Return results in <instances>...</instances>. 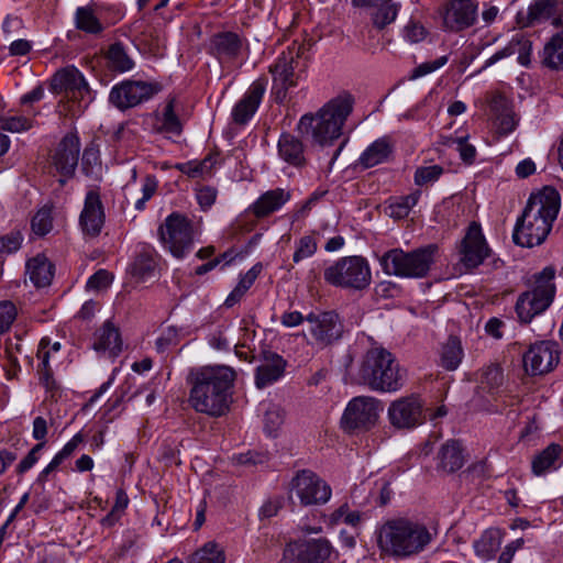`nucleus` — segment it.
Masks as SVG:
<instances>
[{
  "instance_id": "obj_1",
  "label": "nucleus",
  "mask_w": 563,
  "mask_h": 563,
  "mask_svg": "<svg viewBox=\"0 0 563 563\" xmlns=\"http://www.w3.org/2000/svg\"><path fill=\"white\" fill-rule=\"evenodd\" d=\"M235 371L227 365H206L188 372V402L199 413L210 417L225 415L232 402Z\"/></svg>"
},
{
  "instance_id": "obj_2",
  "label": "nucleus",
  "mask_w": 563,
  "mask_h": 563,
  "mask_svg": "<svg viewBox=\"0 0 563 563\" xmlns=\"http://www.w3.org/2000/svg\"><path fill=\"white\" fill-rule=\"evenodd\" d=\"M561 209V196L550 186L531 194L522 214L517 219L512 240L517 245L533 247L542 244L550 234Z\"/></svg>"
},
{
  "instance_id": "obj_3",
  "label": "nucleus",
  "mask_w": 563,
  "mask_h": 563,
  "mask_svg": "<svg viewBox=\"0 0 563 563\" xmlns=\"http://www.w3.org/2000/svg\"><path fill=\"white\" fill-rule=\"evenodd\" d=\"M376 537L382 553L396 559L418 555L433 539L423 522L406 517L388 519L377 529Z\"/></svg>"
},
{
  "instance_id": "obj_4",
  "label": "nucleus",
  "mask_w": 563,
  "mask_h": 563,
  "mask_svg": "<svg viewBox=\"0 0 563 563\" xmlns=\"http://www.w3.org/2000/svg\"><path fill=\"white\" fill-rule=\"evenodd\" d=\"M352 108L353 98L350 95L339 97L325 103L316 114L302 115L297 129L300 134L325 145L341 135L342 125Z\"/></svg>"
},
{
  "instance_id": "obj_5",
  "label": "nucleus",
  "mask_w": 563,
  "mask_h": 563,
  "mask_svg": "<svg viewBox=\"0 0 563 563\" xmlns=\"http://www.w3.org/2000/svg\"><path fill=\"white\" fill-rule=\"evenodd\" d=\"M358 378L371 390L396 393L405 384V371L400 368L389 351L383 347H372L363 357Z\"/></svg>"
},
{
  "instance_id": "obj_6",
  "label": "nucleus",
  "mask_w": 563,
  "mask_h": 563,
  "mask_svg": "<svg viewBox=\"0 0 563 563\" xmlns=\"http://www.w3.org/2000/svg\"><path fill=\"white\" fill-rule=\"evenodd\" d=\"M437 252L438 247L434 244L410 252L393 249L379 257V265L387 275L401 278H423L433 265Z\"/></svg>"
},
{
  "instance_id": "obj_7",
  "label": "nucleus",
  "mask_w": 563,
  "mask_h": 563,
  "mask_svg": "<svg viewBox=\"0 0 563 563\" xmlns=\"http://www.w3.org/2000/svg\"><path fill=\"white\" fill-rule=\"evenodd\" d=\"M303 51V46L292 43L269 66V73L273 77L272 95L276 102H284L288 90L298 85L301 73L306 67L302 59Z\"/></svg>"
},
{
  "instance_id": "obj_8",
  "label": "nucleus",
  "mask_w": 563,
  "mask_h": 563,
  "mask_svg": "<svg viewBox=\"0 0 563 563\" xmlns=\"http://www.w3.org/2000/svg\"><path fill=\"white\" fill-rule=\"evenodd\" d=\"M554 276L553 267L543 268L534 277V287L518 297L516 312L521 322L529 323L551 306L555 296Z\"/></svg>"
},
{
  "instance_id": "obj_9",
  "label": "nucleus",
  "mask_w": 563,
  "mask_h": 563,
  "mask_svg": "<svg viewBox=\"0 0 563 563\" xmlns=\"http://www.w3.org/2000/svg\"><path fill=\"white\" fill-rule=\"evenodd\" d=\"M324 280L335 287L363 290L372 282L371 267L362 256H345L329 265L323 273Z\"/></svg>"
},
{
  "instance_id": "obj_10",
  "label": "nucleus",
  "mask_w": 563,
  "mask_h": 563,
  "mask_svg": "<svg viewBox=\"0 0 563 563\" xmlns=\"http://www.w3.org/2000/svg\"><path fill=\"white\" fill-rule=\"evenodd\" d=\"M157 234L165 250L183 258L192 250L196 231L186 216L173 212L159 225Z\"/></svg>"
},
{
  "instance_id": "obj_11",
  "label": "nucleus",
  "mask_w": 563,
  "mask_h": 563,
  "mask_svg": "<svg viewBox=\"0 0 563 563\" xmlns=\"http://www.w3.org/2000/svg\"><path fill=\"white\" fill-rule=\"evenodd\" d=\"M387 419L398 431L415 430L427 421L424 401L417 394L399 397L389 404Z\"/></svg>"
},
{
  "instance_id": "obj_12",
  "label": "nucleus",
  "mask_w": 563,
  "mask_h": 563,
  "mask_svg": "<svg viewBox=\"0 0 563 563\" xmlns=\"http://www.w3.org/2000/svg\"><path fill=\"white\" fill-rule=\"evenodd\" d=\"M379 417V401L369 396L351 399L342 415L341 427L345 432L368 431Z\"/></svg>"
},
{
  "instance_id": "obj_13",
  "label": "nucleus",
  "mask_w": 563,
  "mask_h": 563,
  "mask_svg": "<svg viewBox=\"0 0 563 563\" xmlns=\"http://www.w3.org/2000/svg\"><path fill=\"white\" fill-rule=\"evenodd\" d=\"M51 89L55 93H64L70 101L82 102L85 107L95 98L84 74L73 65L66 66L53 75Z\"/></svg>"
},
{
  "instance_id": "obj_14",
  "label": "nucleus",
  "mask_w": 563,
  "mask_h": 563,
  "mask_svg": "<svg viewBox=\"0 0 563 563\" xmlns=\"http://www.w3.org/2000/svg\"><path fill=\"white\" fill-rule=\"evenodd\" d=\"M302 506H318L329 501L332 495L331 487L319 475L310 470L296 473L289 484Z\"/></svg>"
},
{
  "instance_id": "obj_15",
  "label": "nucleus",
  "mask_w": 563,
  "mask_h": 563,
  "mask_svg": "<svg viewBox=\"0 0 563 563\" xmlns=\"http://www.w3.org/2000/svg\"><path fill=\"white\" fill-rule=\"evenodd\" d=\"M561 351L554 341H539L529 346L522 355L525 372L530 376L552 372L560 362Z\"/></svg>"
},
{
  "instance_id": "obj_16",
  "label": "nucleus",
  "mask_w": 563,
  "mask_h": 563,
  "mask_svg": "<svg viewBox=\"0 0 563 563\" xmlns=\"http://www.w3.org/2000/svg\"><path fill=\"white\" fill-rule=\"evenodd\" d=\"M158 91L153 84L141 80H123L114 85L109 93V101L115 108L125 110L147 101Z\"/></svg>"
},
{
  "instance_id": "obj_17",
  "label": "nucleus",
  "mask_w": 563,
  "mask_h": 563,
  "mask_svg": "<svg viewBox=\"0 0 563 563\" xmlns=\"http://www.w3.org/2000/svg\"><path fill=\"white\" fill-rule=\"evenodd\" d=\"M314 344L325 347L341 339L343 324L334 311L311 312L306 317Z\"/></svg>"
},
{
  "instance_id": "obj_18",
  "label": "nucleus",
  "mask_w": 563,
  "mask_h": 563,
  "mask_svg": "<svg viewBox=\"0 0 563 563\" xmlns=\"http://www.w3.org/2000/svg\"><path fill=\"white\" fill-rule=\"evenodd\" d=\"M489 247L478 223L472 222L461 241V262L467 268L478 267L489 255Z\"/></svg>"
},
{
  "instance_id": "obj_19",
  "label": "nucleus",
  "mask_w": 563,
  "mask_h": 563,
  "mask_svg": "<svg viewBox=\"0 0 563 563\" xmlns=\"http://www.w3.org/2000/svg\"><path fill=\"white\" fill-rule=\"evenodd\" d=\"M332 547L324 538L295 542L285 551L289 563H324L331 555Z\"/></svg>"
},
{
  "instance_id": "obj_20",
  "label": "nucleus",
  "mask_w": 563,
  "mask_h": 563,
  "mask_svg": "<svg viewBox=\"0 0 563 563\" xmlns=\"http://www.w3.org/2000/svg\"><path fill=\"white\" fill-rule=\"evenodd\" d=\"M79 151V137L73 133L65 135L58 144L53 157V164L63 177L59 179L62 185L74 175L78 165Z\"/></svg>"
},
{
  "instance_id": "obj_21",
  "label": "nucleus",
  "mask_w": 563,
  "mask_h": 563,
  "mask_svg": "<svg viewBox=\"0 0 563 563\" xmlns=\"http://www.w3.org/2000/svg\"><path fill=\"white\" fill-rule=\"evenodd\" d=\"M104 224V209L100 194L96 189L87 191L84 208L79 217V225L84 234L98 236Z\"/></svg>"
},
{
  "instance_id": "obj_22",
  "label": "nucleus",
  "mask_w": 563,
  "mask_h": 563,
  "mask_svg": "<svg viewBox=\"0 0 563 563\" xmlns=\"http://www.w3.org/2000/svg\"><path fill=\"white\" fill-rule=\"evenodd\" d=\"M477 19V4L473 0H450L443 14L449 31H462L472 26Z\"/></svg>"
},
{
  "instance_id": "obj_23",
  "label": "nucleus",
  "mask_w": 563,
  "mask_h": 563,
  "mask_svg": "<svg viewBox=\"0 0 563 563\" xmlns=\"http://www.w3.org/2000/svg\"><path fill=\"white\" fill-rule=\"evenodd\" d=\"M266 87L267 80L264 78H258L250 85L232 109V119L235 123L245 124L253 118L263 100Z\"/></svg>"
},
{
  "instance_id": "obj_24",
  "label": "nucleus",
  "mask_w": 563,
  "mask_h": 563,
  "mask_svg": "<svg viewBox=\"0 0 563 563\" xmlns=\"http://www.w3.org/2000/svg\"><path fill=\"white\" fill-rule=\"evenodd\" d=\"M395 143L390 136H382L372 142L357 158L356 165L363 169L372 168L391 159Z\"/></svg>"
},
{
  "instance_id": "obj_25",
  "label": "nucleus",
  "mask_w": 563,
  "mask_h": 563,
  "mask_svg": "<svg viewBox=\"0 0 563 563\" xmlns=\"http://www.w3.org/2000/svg\"><path fill=\"white\" fill-rule=\"evenodd\" d=\"M158 265V254L153 246L141 243L136 246L135 256L129 269L133 277L146 280L155 275Z\"/></svg>"
},
{
  "instance_id": "obj_26",
  "label": "nucleus",
  "mask_w": 563,
  "mask_h": 563,
  "mask_svg": "<svg viewBox=\"0 0 563 563\" xmlns=\"http://www.w3.org/2000/svg\"><path fill=\"white\" fill-rule=\"evenodd\" d=\"M286 362L276 353H265L255 373V384L264 388L277 382L285 373Z\"/></svg>"
},
{
  "instance_id": "obj_27",
  "label": "nucleus",
  "mask_w": 563,
  "mask_h": 563,
  "mask_svg": "<svg viewBox=\"0 0 563 563\" xmlns=\"http://www.w3.org/2000/svg\"><path fill=\"white\" fill-rule=\"evenodd\" d=\"M241 37L233 32L214 34L211 40V49L220 63L232 62L238 58L242 49Z\"/></svg>"
},
{
  "instance_id": "obj_28",
  "label": "nucleus",
  "mask_w": 563,
  "mask_h": 563,
  "mask_svg": "<svg viewBox=\"0 0 563 563\" xmlns=\"http://www.w3.org/2000/svg\"><path fill=\"white\" fill-rule=\"evenodd\" d=\"M290 191L276 188L261 195L250 207V210L256 218H264L278 211L286 202L290 200Z\"/></svg>"
},
{
  "instance_id": "obj_29",
  "label": "nucleus",
  "mask_w": 563,
  "mask_h": 563,
  "mask_svg": "<svg viewBox=\"0 0 563 563\" xmlns=\"http://www.w3.org/2000/svg\"><path fill=\"white\" fill-rule=\"evenodd\" d=\"M278 156L288 165L301 168L306 165L305 145L290 133H283L277 142Z\"/></svg>"
},
{
  "instance_id": "obj_30",
  "label": "nucleus",
  "mask_w": 563,
  "mask_h": 563,
  "mask_svg": "<svg viewBox=\"0 0 563 563\" xmlns=\"http://www.w3.org/2000/svg\"><path fill=\"white\" fill-rule=\"evenodd\" d=\"M92 349L96 352H107L111 356H117L122 350L119 329L110 321H106L93 334Z\"/></svg>"
},
{
  "instance_id": "obj_31",
  "label": "nucleus",
  "mask_w": 563,
  "mask_h": 563,
  "mask_svg": "<svg viewBox=\"0 0 563 563\" xmlns=\"http://www.w3.org/2000/svg\"><path fill=\"white\" fill-rule=\"evenodd\" d=\"M26 276L36 288L46 287L54 277V266L45 255L37 254L26 262Z\"/></svg>"
},
{
  "instance_id": "obj_32",
  "label": "nucleus",
  "mask_w": 563,
  "mask_h": 563,
  "mask_svg": "<svg viewBox=\"0 0 563 563\" xmlns=\"http://www.w3.org/2000/svg\"><path fill=\"white\" fill-rule=\"evenodd\" d=\"M108 67L117 73H126L134 68L135 62L122 43L110 45L106 54Z\"/></svg>"
},
{
  "instance_id": "obj_33",
  "label": "nucleus",
  "mask_w": 563,
  "mask_h": 563,
  "mask_svg": "<svg viewBox=\"0 0 563 563\" xmlns=\"http://www.w3.org/2000/svg\"><path fill=\"white\" fill-rule=\"evenodd\" d=\"M499 530L488 529L475 541L474 550L477 556L485 561L492 560L500 548Z\"/></svg>"
},
{
  "instance_id": "obj_34",
  "label": "nucleus",
  "mask_w": 563,
  "mask_h": 563,
  "mask_svg": "<svg viewBox=\"0 0 563 563\" xmlns=\"http://www.w3.org/2000/svg\"><path fill=\"white\" fill-rule=\"evenodd\" d=\"M556 15V0H534L527 12V25L545 22Z\"/></svg>"
},
{
  "instance_id": "obj_35",
  "label": "nucleus",
  "mask_w": 563,
  "mask_h": 563,
  "mask_svg": "<svg viewBox=\"0 0 563 563\" xmlns=\"http://www.w3.org/2000/svg\"><path fill=\"white\" fill-rule=\"evenodd\" d=\"M76 29L92 35L103 31V25L97 18L91 5L78 7L75 12Z\"/></svg>"
},
{
  "instance_id": "obj_36",
  "label": "nucleus",
  "mask_w": 563,
  "mask_h": 563,
  "mask_svg": "<svg viewBox=\"0 0 563 563\" xmlns=\"http://www.w3.org/2000/svg\"><path fill=\"white\" fill-rule=\"evenodd\" d=\"M463 355L461 341L455 336L449 338L441 350L440 361L442 367L448 371H455L461 364Z\"/></svg>"
},
{
  "instance_id": "obj_37",
  "label": "nucleus",
  "mask_w": 563,
  "mask_h": 563,
  "mask_svg": "<svg viewBox=\"0 0 563 563\" xmlns=\"http://www.w3.org/2000/svg\"><path fill=\"white\" fill-rule=\"evenodd\" d=\"M543 64L552 69H563V31L552 36L545 44Z\"/></svg>"
},
{
  "instance_id": "obj_38",
  "label": "nucleus",
  "mask_w": 563,
  "mask_h": 563,
  "mask_svg": "<svg viewBox=\"0 0 563 563\" xmlns=\"http://www.w3.org/2000/svg\"><path fill=\"white\" fill-rule=\"evenodd\" d=\"M217 164V155H208L202 161H191L177 165V168L191 178L209 177Z\"/></svg>"
},
{
  "instance_id": "obj_39",
  "label": "nucleus",
  "mask_w": 563,
  "mask_h": 563,
  "mask_svg": "<svg viewBox=\"0 0 563 563\" xmlns=\"http://www.w3.org/2000/svg\"><path fill=\"white\" fill-rule=\"evenodd\" d=\"M420 192L416 191L410 195L393 199L388 205V216L394 219L406 218L411 209L417 205Z\"/></svg>"
},
{
  "instance_id": "obj_40",
  "label": "nucleus",
  "mask_w": 563,
  "mask_h": 563,
  "mask_svg": "<svg viewBox=\"0 0 563 563\" xmlns=\"http://www.w3.org/2000/svg\"><path fill=\"white\" fill-rule=\"evenodd\" d=\"M190 563H225V555L219 545L211 541L192 555Z\"/></svg>"
},
{
  "instance_id": "obj_41",
  "label": "nucleus",
  "mask_w": 563,
  "mask_h": 563,
  "mask_svg": "<svg viewBox=\"0 0 563 563\" xmlns=\"http://www.w3.org/2000/svg\"><path fill=\"white\" fill-rule=\"evenodd\" d=\"M175 98H169L166 101V104L162 112V130L172 133L174 135H179L181 133L183 126L179 118L175 113Z\"/></svg>"
},
{
  "instance_id": "obj_42",
  "label": "nucleus",
  "mask_w": 563,
  "mask_h": 563,
  "mask_svg": "<svg viewBox=\"0 0 563 563\" xmlns=\"http://www.w3.org/2000/svg\"><path fill=\"white\" fill-rule=\"evenodd\" d=\"M32 232L37 236L48 234L53 229L52 208L44 206L37 210L31 220Z\"/></svg>"
},
{
  "instance_id": "obj_43",
  "label": "nucleus",
  "mask_w": 563,
  "mask_h": 563,
  "mask_svg": "<svg viewBox=\"0 0 563 563\" xmlns=\"http://www.w3.org/2000/svg\"><path fill=\"white\" fill-rule=\"evenodd\" d=\"M529 45L528 41H522L518 37H512L511 41L501 49L497 51L489 58H487L481 68V71L495 65L496 63L516 54L520 48H527Z\"/></svg>"
},
{
  "instance_id": "obj_44",
  "label": "nucleus",
  "mask_w": 563,
  "mask_h": 563,
  "mask_svg": "<svg viewBox=\"0 0 563 563\" xmlns=\"http://www.w3.org/2000/svg\"><path fill=\"white\" fill-rule=\"evenodd\" d=\"M375 8L376 10L372 14V20L377 29H384L396 20L398 7L391 3V1Z\"/></svg>"
},
{
  "instance_id": "obj_45",
  "label": "nucleus",
  "mask_w": 563,
  "mask_h": 563,
  "mask_svg": "<svg viewBox=\"0 0 563 563\" xmlns=\"http://www.w3.org/2000/svg\"><path fill=\"white\" fill-rule=\"evenodd\" d=\"M501 109L497 114V128L500 134L507 135L515 131L518 119L505 100L500 99Z\"/></svg>"
},
{
  "instance_id": "obj_46",
  "label": "nucleus",
  "mask_w": 563,
  "mask_h": 563,
  "mask_svg": "<svg viewBox=\"0 0 563 563\" xmlns=\"http://www.w3.org/2000/svg\"><path fill=\"white\" fill-rule=\"evenodd\" d=\"M48 432V422L44 417H36L33 420L32 437L38 441L27 453L26 457H35L45 446V438Z\"/></svg>"
},
{
  "instance_id": "obj_47",
  "label": "nucleus",
  "mask_w": 563,
  "mask_h": 563,
  "mask_svg": "<svg viewBox=\"0 0 563 563\" xmlns=\"http://www.w3.org/2000/svg\"><path fill=\"white\" fill-rule=\"evenodd\" d=\"M318 244L312 235H303L296 243V250L294 253V262L298 263L305 258L312 256L317 251Z\"/></svg>"
},
{
  "instance_id": "obj_48",
  "label": "nucleus",
  "mask_w": 563,
  "mask_h": 563,
  "mask_svg": "<svg viewBox=\"0 0 563 563\" xmlns=\"http://www.w3.org/2000/svg\"><path fill=\"white\" fill-rule=\"evenodd\" d=\"M32 128V120L22 117H4L0 120V129L11 133H21Z\"/></svg>"
},
{
  "instance_id": "obj_49",
  "label": "nucleus",
  "mask_w": 563,
  "mask_h": 563,
  "mask_svg": "<svg viewBox=\"0 0 563 563\" xmlns=\"http://www.w3.org/2000/svg\"><path fill=\"white\" fill-rule=\"evenodd\" d=\"M443 168L439 165L419 167L415 173V183L418 186L432 184L442 175Z\"/></svg>"
},
{
  "instance_id": "obj_50",
  "label": "nucleus",
  "mask_w": 563,
  "mask_h": 563,
  "mask_svg": "<svg viewBox=\"0 0 563 563\" xmlns=\"http://www.w3.org/2000/svg\"><path fill=\"white\" fill-rule=\"evenodd\" d=\"M158 187V181L155 176L147 175L142 184V198L135 201V209L139 211L144 210L146 202L154 196Z\"/></svg>"
},
{
  "instance_id": "obj_51",
  "label": "nucleus",
  "mask_w": 563,
  "mask_h": 563,
  "mask_svg": "<svg viewBox=\"0 0 563 563\" xmlns=\"http://www.w3.org/2000/svg\"><path fill=\"white\" fill-rule=\"evenodd\" d=\"M426 36L427 30L422 24L416 21H409L402 30L404 40L410 44L420 43Z\"/></svg>"
},
{
  "instance_id": "obj_52",
  "label": "nucleus",
  "mask_w": 563,
  "mask_h": 563,
  "mask_svg": "<svg viewBox=\"0 0 563 563\" xmlns=\"http://www.w3.org/2000/svg\"><path fill=\"white\" fill-rule=\"evenodd\" d=\"M284 423V412L277 407L266 411L264 418V429L269 435H274Z\"/></svg>"
},
{
  "instance_id": "obj_53",
  "label": "nucleus",
  "mask_w": 563,
  "mask_h": 563,
  "mask_svg": "<svg viewBox=\"0 0 563 563\" xmlns=\"http://www.w3.org/2000/svg\"><path fill=\"white\" fill-rule=\"evenodd\" d=\"M22 242L23 235L18 231L0 236V254H12L19 251Z\"/></svg>"
},
{
  "instance_id": "obj_54",
  "label": "nucleus",
  "mask_w": 563,
  "mask_h": 563,
  "mask_svg": "<svg viewBox=\"0 0 563 563\" xmlns=\"http://www.w3.org/2000/svg\"><path fill=\"white\" fill-rule=\"evenodd\" d=\"M16 308L11 301L0 302V334L8 331L16 318Z\"/></svg>"
},
{
  "instance_id": "obj_55",
  "label": "nucleus",
  "mask_w": 563,
  "mask_h": 563,
  "mask_svg": "<svg viewBox=\"0 0 563 563\" xmlns=\"http://www.w3.org/2000/svg\"><path fill=\"white\" fill-rule=\"evenodd\" d=\"M218 191L214 187L211 186H200L196 188V199L199 207L202 210L210 209L217 199Z\"/></svg>"
},
{
  "instance_id": "obj_56",
  "label": "nucleus",
  "mask_w": 563,
  "mask_h": 563,
  "mask_svg": "<svg viewBox=\"0 0 563 563\" xmlns=\"http://www.w3.org/2000/svg\"><path fill=\"white\" fill-rule=\"evenodd\" d=\"M504 375L499 366L490 365L483 369L481 383L494 389L503 384Z\"/></svg>"
},
{
  "instance_id": "obj_57",
  "label": "nucleus",
  "mask_w": 563,
  "mask_h": 563,
  "mask_svg": "<svg viewBox=\"0 0 563 563\" xmlns=\"http://www.w3.org/2000/svg\"><path fill=\"white\" fill-rule=\"evenodd\" d=\"M112 275L106 269H99L87 280V288L91 290H102L112 283Z\"/></svg>"
},
{
  "instance_id": "obj_58",
  "label": "nucleus",
  "mask_w": 563,
  "mask_h": 563,
  "mask_svg": "<svg viewBox=\"0 0 563 563\" xmlns=\"http://www.w3.org/2000/svg\"><path fill=\"white\" fill-rule=\"evenodd\" d=\"M435 462L434 466H428L429 470H432L439 476L448 475L454 473L463 467V460H433Z\"/></svg>"
},
{
  "instance_id": "obj_59",
  "label": "nucleus",
  "mask_w": 563,
  "mask_h": 563,
  "mask_svg": "<svg viewBox=\"0 0 563 563\" xmlns=\"http://www.w3.org/2000/svg\"><path fill=\"white\" fill-rule=\"evenodd\" d=\"M3 367L8 379L15 378L21 369L12 343H9L5 349V363Z\"/></svg>"
},
{
  "instance_id": "obj_60",
  "label": "nucleus",
  "mask_w": 563,
  "mask_h": 563,
  "mask_svg": "<svg viewBox=\"0 0 563 563\" xmlns=\"http://www.w3.org/2000/svg\"><path fill=\"white\" fill-rule=\"evenodd\" d=\"M448 60H449L448 56L443 55V56L438 57L434 60L422 63L418 67L415 68L412 77L418 78V77H422L428 74H431V73L440 69L441 67H443L448 63Z\"/></svg>"
},
{
  "instance_id": "obj_61",
  "label": "nucleus",
  "mask_w": 563,
  "mask_h": 563,
  "mask_svg": "<svg viewBox=\"0 0 563 563\" xmlns=\"http://www.w3.org/2000/svg\"><path fill=\"white\" fill-rule=\"evenodd\" d=\"M283 506L284 498L282 496L267 499L260 509V518L268 519L276 516Z\"/></svg>"
},
{
  "instance_id": "obj_62",
  "label": "nucleus",
  "mask_w": 563,
  "mask_h": 563,
  "mask_svg": "<svg viewBox=\"0 0 563 563\" xmlns=\"http://www.w3.org/2000/svg\"><path fill=\"white\" fill-rule=\"evenodd\" d=\"M561 465L562 460H532V472L537 476H542L559 470Z\"/></svg>"
},
{
  "instance_id": "obj_63",
  "label": "nucleus",
  "mask_w": 563,
  "mask_h": 563,
  "mask_svg": "<svg viewBox=\"0 0 563 563\" xmlns=\"http://www.w3.org/2000/svg\"><path fill=\"white\" fill-rule=\"evenodd\" d=\"M464 452L461 441L451 439L440 446L439 457H459Z\"/></svg>"
},
{
  "instance_id": "obj_64",
  "label": "nucleus",
  "mask_w": 563,
  "mask_h": 563,
  "mask_svg": "<svg viewBox=\"0 0 563 563\" xmlns=\"http://www.w3.org/2000/svg\"><path fill=\"white\" fill-rule=\"evenodd\" d=\"M262 271V266L260 264L251 267L244 275L241 276L236 287L242 290L244 294L252 287L256 278L258 277Z\"/></svg>"
}]
</instances>
